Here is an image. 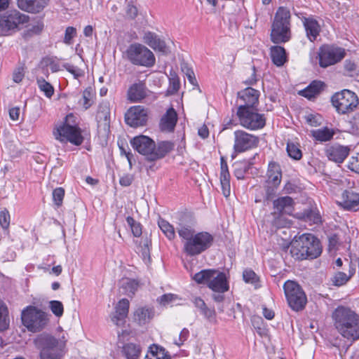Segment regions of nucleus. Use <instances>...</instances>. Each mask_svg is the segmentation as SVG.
<instances>
[{
	"instance_id": "1",
	"label": "nucleus",
	"mask_w": 359,
	"mask_h": 359,
	"mask_svg": "<svg viewBox=\"0 0 359 359\" xmlns=\"http://www.w3.org/2000/svg\"><path fill=\"white\" fill-rule=\"evenodd\" d=\"M179 236L184 241L183 252L189 257H195L208 250L214 237L207 231L195 233L190 226L180 225L177 228Z\"/></svg>"
},
{
	"instance_id": "2",
	"label": "nucleus",
	"mask_w": 359,
	"mask_h": 359,
	"mask_svg": "<svg viewBox=\"0 0 359 359\" xmlns=\"http://www.w3.org/2000/svg\"><path fill=\"white\" fill-rule=\"evenodd\" d=\"M334 326L340 334L351 341L359 339V316L350 309L340 306L332 315Z\"/></svg>"
},
{
	"instance_id": "3",
	"label": "nucleus",
	"mask_w": 359,
	"mask_h": 359,
	"mask_svg": "<svg viewBox=\"0 0 359 359\" xmlns=\"http://www.w3.org/2000/svg\"><path fill=\"white\" fill-rule=\"evenodd\" d=\"M290 253L296 259H313L322 253L320 241L311 233L295 237L291 242Z\"/></svg>"
},
{
	"instance_id": "4",
	"label": "nucleus",
	"mask_w": 359,
	"mask_h": 359,
	"mask_svg": "<svg viewBox=\"0 0 359 359\" xmlns=\"http://www.w3.org/2000/svg\"><path fill=\"white\" fill-rule=\"evenodd\" d=\"M194 280L198 284H206L215 292L224 293L229 290L226 274L215 269H204L196 273Z\"/></svg>"
},
{
	"instance_id": "5",
	"label": "nucleus",
	"mask_w": 359,
	"mask_h": 359,
	"mask_svg": "<svg viewBox=\"0 0 359 359\" xmlns=\"http://www.w3.org/2000/svg\"><path fill=\"white\" fill-rule=\"evenodd\" d=\"M290 13L285 7H280L275 15L271 33L275 43H285L290 39Z\"/></svg>"
},
{
	"instance_id": "6",
	"label": "nucleus",
	"mask_w": 359,
	"mask_h": 359,
	"mask_svg": "<svg viewBox=\"0 0 359 359\" xmlns=\"http://www.w3.org/2000/svg\"><path fill=\"white\" fill-rule=\"evenodd\" d=\"M23 325L32 332L42 330L48 323V314L34 306L25 308L21 313Z\"/></svg>"
},
{
	"instance_id": "7",
	"label": "nucleus",
	"mask_w": 359,
	"mask_h": 359,
	"mask_svg": "<svg viewBox=\"0 0 359 359\" xmlns=\"http://www.w3.org/2000/svg\"><path fill=\"white\" fill-rule=\"evenodd\" d=\"M236 116L240 125L250 130L262 129L266 125L264 114L258 113L256 107L238 106Z\"/></svg>"
},
{
	"instance_id": "8",
	"label": "nucleus",
	"mask_w": 359,
	"mask_h": 359,
	"mask_svg": "<svg viewBox=\"0 0 359 359\" xmlns=\"http://www.w3.org/2000/svg\"><path fill=\"white\" fill-rule=\"evenodd\" d=\"M126 55L127 59L134 65L151 67L156 62L154 53L140 43L130 44L126 51Z\"/></svg>"
},
{
	"instance_id": "9",
	"label": "nucleus",
	"mask_w": 359,
	"mask_h": 359,
	"mask_svg": "<svg viewBox=\"0 0 359 359\" xmlns=\"http://www.w3.org/2000/svg\"><path fill=\"white\" fill-rule=\"evenodd\" d=\"M331 101L336 111L341 114L353 111L359 104L357 95L346 89L334 93L331 97Z\"/></svg>"
},
{
	"instance_id": "10",
	"label": "nucleus",
	"mask_w": 359,
	"mask_h": 359,
	"mask_svg": "<svg viewBox=\"0 0 359 359\" xmlns=\"http://www.w3.org/2000/svg\"><path fill=\"white\" fill-rule=\"evenodd\" d=\"M283 290L290 307L296 311L303 309L306 304V296L301 286L295 281L288 280Z\"/></svg>"
},
{
	"instance_id": "11",
	"label": "nucleus",
	"mask_w": 359,
	"mask_h": 359,
	"mask_svg": "<svg viewBox=\"0 0 359 359\" xmlns=\"http://www.w3.org/2000/svg\"><path fill=\"white\" fill-rule=\"evenodd\" d=\"M345 56L344 48L334 45H324L319 50V65L321 67L326 68L339 62Z\"/></svg>"
},
{
	"instance_id": "12",
	"label": "nucleus",
	"mask_w": 359,
	"mask_h": 359,
	"mask_svg": "<svg viewBox=\"0 0 359 359\" xmlns=\"http://www.w3.org/2000/svg\"><path fill=\"white\" fill-rule=\"evenodd\" d=\"M36 347L40 349L41 359H60L57 351L58 340L54 337L43 334L35 339Z\"/></svg>"
},
{
	"instance_id": "13",
	"label": "nucleus",
	"mask_w": 359,
	"mask_h": 359,
	"mask_svg": "<svg viewBox=\"0 0 359 359\" xmlns=\"http://www.w3.org/2000/svg\"><path fill=\"white\" fill-rule=\"evenodd\" d=\"M29 21V16L17 10L6 12L0 17V28L4 34L15 31Z\"/></svg>"
},
{
	"instance_id": "14",
	"label": "nucleus",
	"mask_w": 359,
	"mask_h": 359,
	"mask_svg": "<svg viewBox=\"0 0 359 359\" xmlns=\"http://www.w3.org/2000/svg\"><path fill=\"white\" fill-rule=\"evenodd\" d=\"M233 151L242 153L256 148L259 142L258 136L247 133L243 130H237L233 133Z\"/></svg>"
},
{
	"instance_id": "15",
	"label": "nucleus",
	"mask_w": 359,
	"mask_h": 359,
	"mask_svg": "<svg viewBox=\"0 0 359 359\" xmlns=\"http://www.w3.org/2000/svg\"><path fill=\"white\" fill-rule=\"evenodd\" d=\"M53 135L62 142L68 141L76 146L81 145L83 140L80 129L66 123L57 128L53 131Z\"/></svg>"
},
{
	"instance_id": "16",
	"label": "nucleus",
	"mask_w": 359,
	"mask_h": 359,
	"mask_svg": "<svg viewBox=\"0 0 359 359\" xmlns=\"http://www.w3.org/2000/svg\"><path fill=\"white\" fill-rule=\"evenodd\" d=\"M149 110L143 106L131 107L125 114L126 123L133 128L145 126L148 120Z\"/></svg>"
},
{
	"instance_id": "17",
	"label": "nucleus",
	"mask_w": 359,
	"mask_h": 359,
	"mask_svg": "<svg viewBox=\"0 0 359 359\" xmlns=\"http://www.w3.org/2000/svg\"><path fill=\"white\" fill-rule=\"evenodd\" d=\"M130 144L135 150L151 161V154L155 149V142L152 139L146 135H139L131 140Z\"/></svg>"
},
{
	"instance_id": "18",
	"label": "nucleus",
	"mask_w": 359,
	"mask_h": 359,
	"mask_svg": "<svg viewBox=\"0 0 359 359\" xmlns=\"http://www.w3.org/2000/svg\"><path fill=\"white\" fill-rule=\"evenodd\" d=\"M350 149L348 147L334 144L326 147L325 154L329 160L341 163L348 156Z\"/></svg>"
},
{
	"instance_id": "19",
	"label": "nucleus",
	"mask_w": 359,
	"mask_h": 359,
	"mask_svg": "<svg viewBox=\"0 0 359 359\" xmlns=\"http://www.w3.org/2000/svg\"><path fill=\"white\" fill-rule=\"evenodd\" d=\"M130 302L128 299H121L115 306V311L111 316V321L119 326L125 323V319L128 316Z\"/></svg>"
},
{
	"instance_id": "20",
	"label": "nucleus",
	"mask_w": 359,
	"mask_h": 359,
	"mask_svg": "<svg viewBox=\"0 0 359 359\" xmlns=\"http://www.w3.org/2000/svg\"><path fill=\"white\" fill-rule=\"evenodd\" d=\"M259 92L251 87H248L245 89L238 93V98L243 102L240 106L248 107H256L259 102Z\"/></svg>"
},
{
	"instance_id": "21",
	"label": "nucleus",
	"mask_w": 359,
	"mask_h": 359,
	"mask_svg": "<svg viewBox=\"0 0 359 359\" xmlns=\"http://www.w3.org/2000/svg\"><path fill=\"white\" fill-rule=\"evenodd\" d=\"M306 35L311 42H314L320 35L321 27L318 22L313 18H303L302 19Z\"/></svg>"
},
{
	"instance_id": "22",
	"label": "nucleus",
	"mask_w": 359,
	"mask_h": 359,
	"mask_svg": "<svg viewBox=\"0 0 359 359\" xmlns=\"http://www.w3.org/2000/svg\"><path fill=\"white\" fill-rule=\"evenodd\" d=\"M148 89L144 81L133 83L128 90V98L133 102H140L147 96Z\"/></svg>"
},
{
	"instance_id": "23",
	"label": "nucleus",
	"mask_w": 359,
	"mask_h": 359,
	"mask_svg": "<svg viewBox=\"0 0 359 359\" xmlns=\"http://www.w3.org/2000/svg\"><path fill=\"white\" fill-rule=\"evenodd\" d=\"M48 0H17L18 6L29 13H39L48 4Z\"/></svg>"
},
{
	"instance_id": "24",
	"label": "nucleus",
	"mask_w": 359,
	"mask_h": 359,
	"mask_svg": "<svg viewBox=\"0 0 359 359\" xmlns=\"http://www.w3.org/2000/svg\"><path fill=\"white\" fill-rule=\"evenodd\" d=\"M273 208L280 214L291 215L294 210V202L290 196H282L273 201Z\"/></svg>"
},
{
	"instance_id": "25",
	"label": "nucleus",
	"mask_w": 359,
	"mask_h": 359,
	"mask_svg": "<svg viewBox=\"0 0 359 359\" xmlns=\"http://www.w3.org/2000/svg\"><path fill=\"white\" fill-rule=\"evenodd\" d=\"M177 115L173 108H170L161 119L160 128L162 131L172 132L177 123Z\"/></svg>"
},
{
	"instance_id": "26",
	"label": "nucleus",
	"mask_w": 359,
	"mask_h": 359,
	"mask_svg": "<svg viewBox=\"0 0 359 359\" xmlns=\"http://www.w3.org/2000/svg\"><path fill=\"white\" fill-rule=\"evenodd\" d=\"M343 201L340 205L346 210L355 211L359 205V194L351 190H346L343 194Z\"/></svg>"
},
{
	"instance_id": "27",
	"label": "nucleus",
	"mask_w": 359,
	"mask_h": 359,
	"mask_svg": "<svg viewBox=\"0 0 359 359\" xmlns=\"http://www.w3.org/2000/svg\"><path fill=\"white\" fill-rule=\"evenodd\" d=\"M174 143L170 141H161L155 144V149L151 156V161L163 158L174 149Z\"/></svg>"
},
{
	"instance_id": "28",
	"label": "nucleus",
	"mask_w": 359,
	"mask_h": 359,
	"mask_svg": "<svg viewBox=\"0 0 359 359\" xmlns=\"http://www.w3.org/2000/svg\"><path fill=\"white\" fill-rule=\"evenodd\" d=\"M154 316V310L152 307L144 306L137 309L134 313V320L140 325H145Z\"/></svg>"
},
{
	"instance_id": "29",
	"label": "nucleus",
	"mask_w": 359,
	"mask_h": 359,
	"mask_svg": "<svg viewBox=\"0 0 359 359\" xmlns=\"http://www.w3.org/2000/svg\"><path fill=\"white\" fill-rule=\"evenodd\" d=\"M97 120L104 128H109L110 123V104L107 101H102L99 104L97 114Z\"/></svg>"
},
{
	"instance_id": "30",
	"label": "nucleus",
	"mask_w": 359,
	"mask_h": 359,
	"mask_svg": "<svg viewBox=\"0 0 359 359\" xmlns=\"http://www.w3.org/2000/svg\"><path fill=\"white\" fill-rule=\"evenodd\" d=\"M266 175V183H269V184L280 185L282 173L280 165L278 163L275 162L269 163Z\"/></svg>"
},
{
	"instance_id": "31",
	"label": "nucleus",
	"mask_w": 359,
	"mask_h": 359,
	"mask_svg": "<svg viewBox=\"0 0 359 359\" xmlns=\"http://www.w3.org/2000/svg\"><path fill=\"white\" fill-rule=\"evenodd\" d=\"M270 53L273 63L277 67L283 66L287 60L285 50L282 46H272Z\"/></svg>"
},
{
	"instance_id": "32",
	"label": "nucleus",
	"mask_w": 359,
	"mask_h": 359,
	"mask_svg": "<svg viewBox=\"0 0 359 359\" xmlns=\"http://www.w3.org/2000/svg\"><path fill=\"white\" fill-rule=\"evenodd\" d=\"M311 133L312 137L316 141L319 142L330 141L335 135L334 130L332 128H329L327 127H323L320 129L313 130L311 131Z\"/></svg>"
},
{
	"instance_id": "33",
	"label": "nucleus",
	"mask_w": 359,
	"mask_h": 359,
	"mask_svg": "<svg viewBox=\"0 0 359 359\" xmlns=\"http://www.w3.org/2000/svg\"><path fill=\"white\" fill-rule=\"evenodd\" d=\"M323 87V82L314 81L305 89L301 90L299 94L302 96L308 98L309 100H311L320 92Z\"/></svg>"
},
{
	"instance_id": "34",
	"label": "nucleus",
	"mask_w": 359,
	"mask_h": 359,
	"mask_svg": "<svg viewBox=\"0 0 359 359\" xmlns=\"http://www.w3.org/2000/svg\"><path fill=\"white\" fill-rule=\"evenodd\" d=\"M252 163L250 161L243 160L236 161L233 163V174L238 180H243L246 172L250 168Z\"/></svg>"
},
{
	"instance_id": "35",
	"label": "nucleus",
	"mask_w": 359,
	"mask_h": 359,
	"mask_svg": "<svg viewBox=\"0 0 359 359\" xmlns=\"http://www.w3.org/2000/svg\"><path fill=\"white\" fill-rule=\"evenodd\" d=\"M138 288V283L133 279L125 278L121 283L120 292L129 297L133 296Z\"/></svg>"
},
{
	"instance_id": "36",
	"label": "nucleus",
	"mask_w": 359,
	"mask_h": 359,
	"mask_svg": "<svg viewBox=\"0 0 359 359\" xmlns=\"http://www.w3.org/2000/svg\"><path fill=\"white\" fill-rule=\"evenodd\" d=\"M122 353L126 359H138L141 353V348L133 343H128L123 346Z\"/></svg>"
},
{
	"instance_id": "37",
	"label": "nucleus",
	"mask_w": 359,
	"mask_h": 359,
	"mask_svg": "<svg viewBox=\"0 0 359 359\" xmlns=\"http://www.w3.org/2000/svg\"><path fill=\"white\" fill-rule=\"evenodd\" d=\"M144 359H170L165 349L157 345L150 346V350Z\"/></svg>"
},
{
	"instance_id": "38",
	"label": "nucleus",
	"mask_w": 359,
	"mask_h": 359,
	"mask_svg": "<svg viewBox=\"0 0 359 359\" xmlns=\"http://www.w3.org/2000/svg\"><path fill=\"white\" fill-rule=\"evenodd\" d=\"M36 81L39 90L44 93L46 97L50 98L55 91L53 86L42 76H36Z\"/></svg>"
},
{
	"instance_id": "39",
	"label": "nucleus",
	"mask_w": 359,
	"mask_h": 359,
	"mask_svg": "<svg viewBox=\"0 0 359 359\" xmlns=\"http://www.w3.org/2000/svg\"><path fill=\"white\" fill-rule=\"evenodd\" d=\"M354 273V269H349L348 274H346L344 272L341 271L337 272L332 279L333 285L335 286H341L346 284L349 280V279L353 276Z\"/></svg>"
},
{
	"instance_id": "40",
	"label": "nucleus",
	"mask_w": 359,
	"mask_h": 359,
	"mask_svg": "<svg viewBox=\"0 0 359 359\" xmlns=\"http://www.w3.org/2000/svg\"><path fill=\"white\" fill-rule=\"evenodd\" d=\"M158 225L164 235L169 239L172 240L175 238V231L172 225L164 219L160 218L158 221Z\"/></svg>"
},
{
	"instance_id": "41",
	"label": "nucleus",
	"mask_w": 359,
	"mask_h": 359,
	"mask_svg": "<svg viewBox=\"0 0 359 359\" xmlns=\"http://www.w3.org/2000/svg\"><path fill=\"white\" fill-rule=\"evenodd\" d=\"M94 92L91 87L86 88L83 91L82 99L79 101L85 109H88L93 103Z\"/></svg>"
},
{
	"instance_id": "42",
	"label": "nucleus",
	"mask_w": 359,
	"mask_h": 359,
	"mask_svg": "<svg viewBox=\"0 0 359 359\" xmlns=\"http://www.w3.org/2000/svg\"><path fill=\"white\" fill-rule=\"evenodd\" d=\"M8 326V311L5 304L0 300V331L6 330Z\"/></svg>"
},
{
	"instance_id": "43",
	"label": "nucleus",
	"mask_w": 359,
	"mask_h": 359,
	"mask_svg": "<svg viewBox=\"0 0 359 359\" xmlns=\"http://www.w3.org/2000/svg\"><path fill=\"white\" fill-rule=\"evenodd\" d=\"M6 147L11 158H18L24 153V149L18 142L8 141Z\"/></svg>"
},
{
	"instance_id": "44",
	"label": "nucleus",
	"mask_w": 359,
	"mask_h": 359,
	"mask_svg": "<svg viewBox=\"0 0 359 359\" xmlns=\"http://www.w3.org/2000/svg\"><path fill=\"white\" fill-rule=\"evenodd\" d=\"M243 278L246 283L254 285L255 287L258 285L259 277L252 269H247L244 270L243 273Z\"/></svg>"
},
{
	"instance_id": "45",
	"label": "nucleus",
	"mask_w": 359,
	"mask_h": 359,
	"mask_svg": "<svg viewBox=\"0 0 359 359\" xmlns=\"http://www.w3.org/2000/svg\"><path fill=\"white\" fill-rule=\"evenodd\" d=\"M177 299H178V297L176 294L168 293L161 296L157 301L161 306H172Z\"/></svg>"
},
{
	"instance_id": "46",
	"label": "nucleus",
	"mask_w": 359,
	"mask_h": 359,
	"mask_svg": "<svg viewBox=\"0 0 359 359\" xmlns=\"http://www.w3.org/2000/svg\"><path fill=\"white\" fill-rule=\"evenodd\" d=\"M287 151L288 155L295 160H299L302 156L299 147L292 142L287 143Z\"/></svg>"
},
{
	"instance_id": "47",
	"label": "nucleus",
	"mask_w": 359,
	"mask_h": 359,
	"mask_svg": "<svg viewBox=\"0 0 359 359\" xmlns=\"http://www.w3.org/2000/svg\"><path fill=\"white\" fill-rule=\"evenodd\" d=\"M307 124L312 127H317L322 124L323 117L318 114H309L304 116Z\"/></svg>"
},
{
	"instance_id": "48",
	"label": "nucleus",
	"mask_w": 359,
	"mask_h": 359,
	"mask_svg": "<svg viewBox=\"0 0 359 359\" xmlns=\"http://www.w3.org/2000/svg\"><path fill=\"white\" fill-rule=\"evenodd\" d=\"M128 224L130 226L134 236L140 237L142 235V226L139 222H137L132 217L128 216L126 218Z\"/></svg>"
},
{
	"instance_id": "49",
	"label": "nucleus",
	"mask_w": 359,
	"mask_h": 359,
	"mask_svg": "<svg viewBox=\"0 0 359 359\" xmlns=\"http://www.w3.org/2000/svg\"><path fill=\"white\" fill-rule=\"evenodd\" d=\"M49 307L53 313L57 317L62 316L64 312L63 304L61 302L57 300H53L49 302Z\"/></svg>"
},
{
	"instance_id": "50",
	"label": "nucleus",
	"mask_w": 359,
	"mask_h": 359,
	"mask_svg": "<svg viewBox=\"0 0 359 359\" xmlns=\"http://www.w3.org/2000/svg\"><path fill=\"white\" fill-rule=\"evenodd\" d=\"M65 196V190L62 187H57L53 191V200L54 203L57 206H60L62 203Z\"/></svg>"
},
{
	"instance_id": "51",
	"label": "nucleus",
	"mask_w": 359,
	"mask_h": 359,
	"mask_svg": "<svg viewBox=\"0 0 359 359\" xmlns=\"http://www.w3.org/2000/svg\"><path fill=\"white\" fill-rule=\"evenodd\" d=\"M220 184L223 195L227 198L231 193L230 177H220Z\"/></svg>"
},
{
	"instance_id": "52",
	"label": "nucleus",
	"mask_w": 359,
	"mask_h": 359,
	"mask_svg": "<svg viewBox=\"0 0 359 359\" xmlns=\"http://www.w3.org/2000/svg\"><path fill=\"white\" fill-rule=\"evenodd\" d=\"M76 36V29L74 27H67L65 29L63 42L67 45L72 43V39Z\"/></svg>"
},
{
	"instance_id": "53",
	"label": "nucleus",
	"mask_w": 359,
	"mask_h": 359,
	"mask_svg": "<svg viewBox=\"0 0 359 359\" xmlns=\"http://www.w3.org/2000/svg\"><path fill=\"white\" fill-rule=\"evenodd\" d=\"M154 50H158L163 54L168 53V48L167 47L164 41L161 40L158 36L155 40L153 46H150Z\"/></svg>"
},
{
	"instance_id": "54",
	"label": "nucleus",
	"mask_w": 359,
	"mask_h": 359,
	"mask_svg": "<svg viewBox=\"0 0 359 359\" xmlns=\"http://www.w3.org/2000/svg\"><path fill=\"white\" fill-rule=\"evenodd\" d=\"M64 67L74 76V79H79L84 75V72L82 69L72 65L65 64Z\"/></svg>"
},
{
	"instance_id": "55",
	"label": "nucleus",
	"mask_w": 359,
	"mask_h": 359,
	"mask_svg": "<svg viewBox=\"0 0 359 359\" xmlns=\"http://www.w3.org/2000/svg\"><path fill=\"white\" fill-rule=\"evenodd\" d=\"M25 67L24 65H20L16 67L13 73V80L14 82L18 83L21 82L25 76Z\"/></svg>"
},
{
	"instance_id": "56",
	"label": "nucleus",
	"mask_w": 359,
	"mask_h": 359,
	"mask_svg": "<svg viewBox=\"0 0 359 359\" xmlns=\"http://www.w3.org/2000/svg\"><path fill=\"white\" fill-rule=\"evenodd\" d=\"M41 64L46 67H49L52 72H57L60 70V65L52 58L46 57L41 61Z\"/></svg>"
},
{
	"instance_id": "57",
	"label": "nucleus",
	"mask_w": 359,
	"mask_h": 359,
	"mask_svg": "<svg viewBox=\"0 0 359 359\" xmlns=\"http://www.w3.org/2000/svg\"><path fill=\"white\" fill-rule=\"evenodd\" d=\"M201 313L210 323L216 322V312L214 309H210L206 306Z\"/></svg>"
},
{
	"instance_id": "58",
	"label": "nucleus",
	"mask_w": 359,
	"mask_h": 359,
	"mask_svg": "<svg viewBox=\"0 0 359 359\" xmlns=\"http://www.w3.org/2000/svg\"><path fill=\"white\" fill-rule=\"evenodd\" d=\"M0 224L4 229H7L10 224V215L6 210L0 212Z\"/></svg>"
},
{
	"instance_id": "59",
	"label": "nucleus",
	"mask_w": 359,
	"mask_h": 359,
	"mask_svg": "<svg viewBox=\"0 0 359 359\" xmlns=\"http://www.w3.org/2000/svg\"><path fill=\"white\" fill-rule=\"evenodd\" d=\"M158 36L151 32H145L143 36V41L145 43H147L149 46H153L155 40L157 39Z\"/></svg>"
},
{
	"instance_id": "60",
	"label": "nucleus",
	"mask_w": 359,
	"mask_h": 359,
	"mask_svg": "<svg viewBox=\"0 0 359 359\" xmlns=\"http://www.w3.org/2000/svg\"><path fill=\"white\" fill-rule=\"evenodd\" d=\"M279 185L275 184H269V183H265V189H266V200L271 199L276 194V189Z\"/></svg>"
},
{
	"instance_id": "61",
	"label": "nucleus",
	"mask_w": 359,
	"mask_h": 359,
	"mask_svg": "<svg viewBox=\"0 0 359 359\" xmlns=\"http://www.w3.org/2000/svg\"><path fill=\"white\" fill-rule=\"evenodd\" d=\"M189 336V331L188 330V329L184 328L179 335V339L175 341V344L177 346H181L184 344V342L187 340Z\"/></svg>"
},
{
	"instance_id": "62",
	"label": "nucleus",
	"mask_w": 359,
	"mask_h": 359,
	"mask_svg": "<svg viewBox=\"0 0 359 359\" xmlns=\"http://www.w3.org/2000/svg\"><path fill=\"white\" fill-rule=\"evenodd\" d=\"M220 177H230L227 163L224 156L220 158Z\"/></svg>"
},
{
	"instance_id": "63",
	"label": "nucleus",
	"mask_w": 359,
	"mask_h": 359,
	"mask_svg": "<svg viewBox=\"0 0 359 359\" xmlns=\"http://www.w3.org/2000/svg\"><path fill=\"white\" fill-rule=\"evenodd\" d=\"M133 181V177L132 175L127 174L122 176L119 180V183L121 186L128 187Z\"/></svg>"
},
{
	"instance_id": "64",
	"label": "nucleus",
	"mask_w": 359,
	"mask_h": 359,
	"mask_svg": "<svg viewBox=\"0 0 359 359\" xmlns=\"http://www.w3.org/2000/svg\"><path fill=\"white\" fill-rule=\"evenodd\" d=\"M344 69L348 72V74H351L356 69V65L355 62L350 60H346L344 64Z\"/></svg>"
}]
</instances>
